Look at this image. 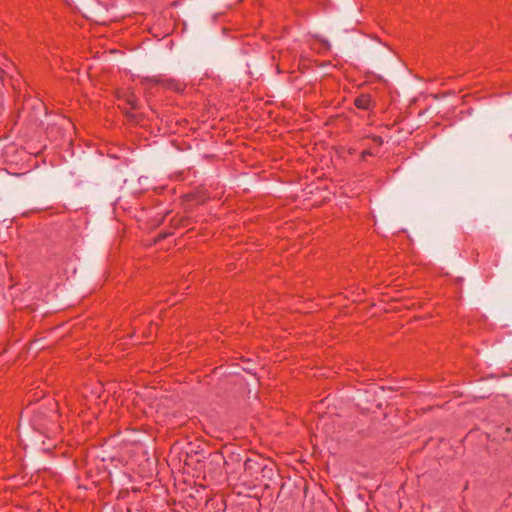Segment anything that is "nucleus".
Instances as JSON below:
<instances>
[{
    "instance_id": "obj_1",
    "label": "nucleus",
    "mask_w": 512,
    "mask_h": 512,
    "mask_svg": "<svg viewBox=\"0 0 512 512\" xmlns=\"http://www.w3.org/2000/svg\"><path fill=\"white\" fill-rule=\"evenodd\" d=\"M155 82L157 84L162 85L165 88H168V89H171V90H174V91H177V92H181L184 89V85L181 82H179L178 80H175V79H166V78L165 79H160V78H157V79H155Z\"/></svg>"
},
{
    "instance_id": "obj_2",
    "label": "nucleus",
    "mask_w": 512,
    "mask_h": 512,
    "mask_svg": "<svg viewBox=\"0 0 512 512\" xmlns=\"http://www.w3.org/2000/svg\"><path fill=\"white\" fill-rule=\"evenodd\" d=\"M354 104L358 109L369 110L372 108V98L368 94H361L355 98Z\"/></svg>"
}]
</instances>
